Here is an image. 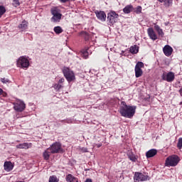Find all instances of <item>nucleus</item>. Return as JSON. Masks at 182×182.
<instances>
[{
  "mask_svg": "<svg viewBox=\"0 0 182 182\" xmlns=\"http://www.w3.org/2000/svg\"><path fill=\"white\" fill-rule=\"evenodd\" d=\"M13 5L14 6H15V8L19 6V5H21V4L19 3V0H14Z\"/></svg>",
  "mask_w": 182,
  "mask_h": 182,
  "instance_id": "72a5a7b5",
  "label": "nucleus"
},
{
  "mask_svg": "<svg viewBox=\"0 0 182 182\" xmlns=\"http://www.w3.org/2000/svg\"><path fill=\"white\" fill-rule=\"evenodd\" d=\"M19 29H21V31H25L28 28V22L26 21H23L19 26Z\"/></svg>",
  "mask_w": 182,
  "mask_h": 182,
  "instance_id": "5701e85b",
  "label": "nucleus"
},
{
  "mask_svg": "<svg viewBox=\"0 0 182 182\" xmlns=\"http://www.w3.org/2000/svg\"><path fill=\"white\" fill-rule=\"evenodd\" d=\"M1 82L2 83H9V80L8 78H1Z\"/></svg>",
  "mask_w": 182,
  "mask_h": 182,
  "instance_id": "f704fd0d",
  "label": "nucleus"
},
{
  "mask_svg": "<svg viewBox=\"0 0 182 182\" xmlns=\"http://www.w3.org/2000/svg\"><path fill=\"white\" fill-rule=\"evenodd\" d=\"M156 154H157V150L151 149L146 153V159H150L151 157H154V156H156Z\"/></svg>",
  "mask_w": 182,
  "mask_h": 182,
  "instance_id": "f3484780",
  "label": "nucleus"
},
{
  "mask_svg": "<svg viewBox=\"0 0 182 182\" xmlns=\"http://www.w3.org/2000/svg\"><path fill=\"white\" fill-rule=\"evenodd\" d=\"M174 73L169 72L168 73H164L161 75L162 80H166V82H173L174 80Z\"/></svg>",
  "mask_w": 182,
  "mask_h": 182,
  "instance_id": "9b49d317",
  "label": "nucleus"
},
{
  "mask_svg": "<svg viewBox=\"0 0 182 182\" xmlns=\"http://www.w3.org/2000/svg\"><path fill=\"white\" fill-rule=\"evenodd\" d=\"M50 152L53 154H55V153H63V149H62V145L59 142H55L52 144L50 147H49Z\"/></svg>",
  "mask_w": 182,
  "mask_h": 182,
  "instance_id": "6e6552de",
  "label": "nucleus"
},
{
  "mask_svg": "<svg viewBox=\"0 0 182 182\" xmlns=\"http://www.w3.org/2000/svg\"><path fill=\"white\" fill-rule=\"evenodd\" d=\"M95 14L97 19H99L100 21H102V22H105V21H106V14L105 13V11H96Z\"/></svg>",
  "mask_w": 182,
  "mask_h": 182,
  "instance_id": "ddd939ff",
  "label": "nucleus"
},
{
  "mask_svg": "<svg viewBox=\"0 0 182 182\" xmlns=\"http://www.w3.org/2000/svg\"><path fill=\"white\" fill-rule=\"evenodd\" d=\"M148 35L152 41H156L157 39V34H156V32H154V30L153 28H149L147 29Z\"/></svg>",
  "mask_w": 182,
  "mask_h": 182,
  "instance_id": "dca6fc26",
  "label": "nucleus"
},
{
  "mask_svg": "<svg viewBox=\"0 0 182 182\" xmlns=\"http://www.w3.org/2000/svg\"><path fill=\"white\" fill-rule=\"evenodd\" d=\"M70 1H75V0H70Z\"/></svg>",
  "mask_w": 182,
  "mask_h": 182,
  "instance_id": "c03bdc74",
  "label": "nucleus"
},
{
  "mask_svg": "<svg viewBox=\"0 0 182 182\" xmlns=\"http://www.w3.org/2000/svg\"><path fill=\"white\" fill-rule=\"evenodd\" d=\"M177 147L179 150H181L182 148V138H179L177 144Z\"/></svg>",
  "mask_w": 182,
  "mask_h": 182,
  "instance_id": "2f4dec72",
  "label": "nucleus"
},
{
  "mask_svg": "<svg viewBox=\"0 0 182 182\" xmlns=\"http://www.w3.org/2000/svg\"><path fill=\"white\" fill-rule=\"evenodd\" d=\"M70 0H60V2H63V4H65V2H69Z\"/></svg>",
  "mask_w": 182,
  "mask_h": 182,
  "instance_id": "4c0bfd02",
  "label": "nucleus"
},
{
  "mask_svg": "<svg viewBox=\"0 0 182 182\" xmlns=\"http://www.w3.org/2000/svg\"><path fill=\"white\" fill-rule=\"evenodd\" d=\"M80 151L81 153H87V148H85V147L80 148Z\"/></svg>",
  "mask_w": 182,
  "mask_h": 182,
  "instance_id": "c9c22d12",
  "label": "nucleus"
},
{
  "mask_svg": "<svg viewBox=\"0 0 182 182\" xmlns=\"http://www.w3.org/2000/svg\"><path fill=\"white\" fill-rule=\"evenodd\" d=\"M178 161H180V158L177 155H172L166 159L165 166L166 167H176L178 164Z\"/></svg>",
  "mask_w": 182,
  "mask_h": 182,
  "instance_id": "39448f33",
  "label": "nucleus"
},
{
  "mask_svg": "<svg viewBox=\"0 0 182 182\" xmlns=\"http://www.w3.org/2000/svg\"><path fill=\"white\" fill-rule=\"evenodd\" d=\"M154 29L156 31L159 36H161V38L164 36V32H163V29H161L159 25L155 24Z\"/></svg>",
  "mask_w": 182,
  "mask_h": 182,
  "instance_id": "412c9836",
  "label": "nucleus"
},
{
  "mask_svg": "<svg viewBox=\"0 0 182 182\" xmlns=\"http://www.w3.org/2000/svg\"><path fill=\"white\" fill-rule=\"evenodd\" d=\"M141 68H144V63L138 62L135 66V76L136 77H140L143 75V70Z\"/></svg>",
  "mask_w": 182,
  "mask_h": 182,
  "instance_id": "9d476101",
  "label": "nucleus"
},
{
  "mask_svg": "<svg viewBox=\"0 0 182 182\" xmlns=\"http://www.w3.org/2000/svg\"><path fill=\"white\" fill-rule=\"evenodd\" d=\"M51 15L53 16L50 18L53 23H58L62 20V13L58 7H53L50 10Z\"/></svg>",
  "mask_w": 182,
  "mask_h": 182,
  "instance_id": "7ed1b4c3",
  "label": "nucleus"
},
{
  "mask_svg": "<svg viewBox=\"0 0 182 182\" xmlns=\"http://www.w3.org/2000/svg\"><path fill=\"white\" fill-rule=\"evenodd\" d=\"M141 6H137L135 9L134 8V12H135V14H137L138 15L141 13Z\"/></svg>",
  "mask_w": 182,
  "mask_h": 182,
  "instance_id": "cd10ccee",
  "label": "nucleus"
},
{
  "mask_svg": "<svg viewBox=\"0 0 182 182\" xmlns=\"http://www.w3.org/2000/svg\"><path fill=\"white\" fill-rule=\"evenodd\" d=\"M48 182H59V178L56 176H51L49 178Z\"/></svg>",
  "mask_w": 182,
  "mask_h": 182,
  "instance_id": "c85d7f7f",
  "label": "nucleus"
},
{
  "mask_svg": "<svg viewBox=\"0 0 182 182\" xmlns=\"http://www.w3.org/2000/svg\"><path fill=\"white\" fill-rule=\"evenodd\" d=\"M133 11H134V7L132 4L127 5L123 9L124 14H130Z\"/></svg>",
  "mask_w": 182,
  "mask_h": 182,
  "instance_id": "a211bd4d",
  "label": "nucleus"
},
{
  "mask_svg": "<svg viewBox=\"0 0 182 182\" xmlns=\"http://www.w3.org/2000/svg\"><path fill=\"white\" fill-rule=\"evenodd\" d=\"M163 52L165 56H171L173 54V48L169 45H166L163 48Z\"/></svg>",
  "mask_w": 182,
  "mask_h": 182,
  "instance_id": "f8f14e48",
  "label": "nucleus"
},
{
  "mask_svg": "<svg viewBox=\"0 0 182 182\" xmlns=\"http://www.w3.org/2000/svg\"><path fill=\"white\" fill-rule=\"evenodd\" d=\"M14 109L16 112H23L25 109H26V105L25 102L21 100H16L15 102L13 103Z\"/></svg>",
  "mask_w": 182,
  "mask_h": 182,
  "instance_id": "423d86ee",
  "label": "nucleus"
},
{
  "mask_svg": "<svg viewBox=\"0 0 182 182\" xmlns=\"http://www.w3.org/2000/svg\"><path fill=\"white\" fill-rule=\"evenodd\" d=\"M4 93V90L2 88H0V96Z\"/></svg>",
  "mask_w": 182,
  "mask_h": 182,
  "instance_id": "58836bf2",
  "label": "nucleus"
},
{
  "mask_svg": "<svg viewBox=\"0 0 182 182\" xmlns=\"http://www.w3.org/2000/svg\"><path fill=\"white\" fill-rule=\"evenodd\" d=\"M119 112L123 117L132 119L134 116V113H136V106L127 105L125 102L122 101L121 102Z\"/></svg>",
  "mask_w": 182,
  "mask_h": 182,
  "instance_id": "f257e3e1",
  "label": "nucleus"
},
{
  "mask_svg": "<svg viewBox=\"0 0 182 182\" xmlns=\"http://www.w3.org/2000/svg\"><path fill=\"white\" fill-rule=\"evenodd\" d=\"M179 93H180L181 96H182V88H181V89L179 90Z\"/></svg>",
  "mask_w": 182,
  "mask_h": 182,
  "instance_id": "ea45409f",
  "label": "nucleus"
},
{
  "mask_svg": "<svg viewBox=\"0 0 182 182\" xmlns=\"http://www.w3.org/2000/svg\"><path fill=\"white\" fill-rule=\"evenodd\" d=\"M164 2L166 6H171L173 4V0H165Z\"/></svg>",
  "mask_w": 182,
  "mask_h": 182,
  "instance_id": "7c9ffc66",
  "label": "nucleus"
},
{
  "mask_svg": "<svg viewBox=\"0 0 182 182\" xmlns=\"http://www.w3.org/2000/svg\"><path fill=\"white\" fill-rule=\"evenodd\" d=\"M63 73L64 77H65L68 83H70V82H73L76 80L75 73L72 70H70L69 68L64 67L63 68Z\"/></svg>",
  "mask_w": 182,
  "mask_h": 182,
  "instance_id": "20e7f679",
  "label": "nucleus"
},
{
  "mask_svg": "<svg viewBox=\"0 0 182 182\" xmlns=\"http://www.w3.org/2000/svg\"><path fill=\"white\" fill-rule=\"evenodd\" d=\"M16 149L28 150V149H31V147H32V143L24 142L16 145Z\"/></svg>",
  "mask_w": 182,
  "mask_h": 182,
  "instance_id": "2eb2a0df",
  "label": "nucleus"
},
{
  "mask_svg": "<svg viewBox=\"0 0 182 182\" xmlns=\"http://www.w3.org/2000/svg\"><path fill=\"white\" fill-rule=\"evenodd\" d=\"M80 55H82V58H83L84 59H87L89 56V51H87V50H82L80 52Z\"/></svg>",
  "mask_w": 182,
  "mask_h": 182,
  "instance_id": "a878e982",
  "label": "nucleus"
},
{
  "mask_svg": "<svg viewBox=\"0 0 182 182\" xmlns=\"http://www.w3.org/2000/svg\"><path fill=\"white\" fill-rule=\"evenodd\" d=\"M128 158L129 159V160H131V161L136 162L137 161V158L136 157V155L133 154V152H129L128 154Z\"/></svg>",
  "mask_w": 182,
  "mask_h": 182,
  "instance_id": "393cba45",
  "label": "nucleus"
},
{
  "mask_svg": "<svg viewBox=\"0 0 182 182\" xmlns=\"http://www.w3.org/2000/svg\"><path fill=\"white\" fill-rule=\"evenodd\" d=\"M147 180H150V178L148 175H144V173L136 172L134 175V182L147 181Z\"/></svg>",
  "mask_w": 182,
  "mask_h": 182,
  "instance_id": "0eeeda50",
  "label": "nucleus"
},
{
  "mask_svg": "<svg viewBox=\"0 0 182 182\" xmlns=\"http://www.w3.org/2000/svg\"><path fill=\"white\" fill-rule=\"evenodd\" d=\"M129 52L132 53V55H136V53H139V46L134 45L130 47Z\"/></svg>",
  "mask_w": 182,
  "mask_h": 182,
  "instance_id": "4be33fe9",
  "label": "nucleus"
},
{
  "mask_svg": "<svg viewBox=\"0 0 182 182\" xmlns=\"http://www.w3.org/2000/svg\"><path fill=\"white\" fill-rule=\"evenodd\" d=\"M82 36L85 38V41H88L89 40V33H87V32H82Z\"/></svg>",
  "mask_w": 182,
  "mask_h": 182,
  "instance_id": "473e14b6",
  "label": "nucleus"
},
{
  "mask_svg": "<svg viewBox=\"0 0 182 182\" xmlns=\"http://www.w3.org/2000/svg\"><path fill=\"white\" fill-rule=\"evenodd\" d=\"M16 66L20 69L28 70L31 66V58L26 55L19 57L16 60Z\"/></svg>",
  "mask_w": 182,
  "mask_h": 182,
  "instance_id": "f03ea898",
  "label": "nucleus"
},
{
  "mask_svg": "<svg viewBox=\"0 0 182 182\" xmlns=\"http://www.w3.org/2000/svg\"><path fill=\"white\" fill-rule=\"evenodd\" d=\"M85 182H92V179H86Z\"/></svg>",
  "mask_w": 182,
  "mask_h": 182,
  "instance_id": "a19ab883",
  "label": "nucleus"
},
{
  "mask_svg": "<svg viewBox=\"0 0 182 182\" xmlns=\"http://www.w3.org/2000/svg\"><path fill=\"white\" fill-rule=\"evenodd\" d=\"M50 154H53L50 151V149L48 148L43 153V156L44 160H49V157H50Z\"/></svg>",
  "mask_w": 182,
  "mask_h": 182,
  "instance_id": "6ab92c4d",
  "label": "nucleus"
},
{
  "mask_svg": "<svg viewBox=\"0 0 182 182\" xmlns=\"http://www.w3.org/2000/svg\"><path fill=\"white\" fill-rule=\"evenodd\" d=\"M119 18V14H116L114 11H112L107 14V19L109 23H116L117 19Z\"/></svg>",
  "mask_w": 182,
  "mask_h": 182,
  "instance_id": "1a4fd4ad",
  "label": "nucleus"
},
{
  "mask_svg": "<svg viewBox=\"0 0 182 182\" xmlns=\"http://www.w3.org/2000/svg\"><path fill=\"white\" fill-rule=\"evenodd\" d=\"M14 164L11 161H5L4 164V168L5 171H7V173H9V171H12L14 170Z\"/></svg>",
  "mask_w": 182,
  "mask_h": 182,
  "instance_id": "4468645a",
  "label": "nucleus"
},
{
  "mask_svg": "<svg viewBox=\"0 0 182 182\" xmlns=\"http://www.w3.org/2000/svg\"><path fill=\"white\" fill-rule=\"evenodd\" d=\"M53 31L57 35H59L60 33H62V32H63V29H62V27L60 26L54 27Z\"/></svg>",
  "mask_w": 182,
  "mask_h": 182,
  "instance_id": "bb28decb",
  "label": "nucleus"
},
{
  "mask_svg": "<svg viewBox=\"0 0 182 182\" xmlns=\"http://www.w3.org/2000/svg\"><path fill=\"white\" fill-rule=\"evenodd\" d=\"M65 82V78L62 77L60 78L59 80H58V83L60 85H62V83H64Z\"/></svg>",
  "mask_w": 182,
  "mask_h": 182,
  "instance_id": "e433bc0d",
  "label": "nucleus"
},
{
  "mask_svg": "<svg viewBox=\"0 0 182 182\" xmlns=\"http://www.w3.org/2000/svg\"><path fill=\"white\" fill-rule=\"evenodd\" d=\"M53 87L55 89V90L56 92H59V90H60V89H63V85L62 84H59L58 82V83H55L53 85Z\"/></svg>",
  "mask_w": 182,
  "mask_h": 182,
  "instance_id": "b1692460",
  "label": "nucleus"
},
{
  "mask_svg": "<svg viewBox=\"0 0 182 182\" xmlns=\"http://www.w3.org/2000/svg\"><path fill=\"white\" fill-rule=\"evenodd\" d=\"M65 178L68 182H79V180L72 174L67 175Z\"/></svg>",
  "mask_w": 182,
  "mask_h": 182,
  "instance_id": "aec40b11",
  "label": "nucleus"
},
{
  "mask_svg": "<svg viewBox=\"0 0 182 182\" xmlns=\"http://www.w3.org/2000/svg\"><path fill=\"white\" fill-rule=\"evenodd\" d=\"M123 53H124V51H122V55H123Z\"/></svg>",
  "mask_w": 182,
  "mask_h": 182,
  "instance_id": "37998d69",
  "label": "nucleus"
},
{
  "mask_svg": "<svg viewBox=\"0 0 182 182\" xmlns=\"http://www.w3.org/2000/svg\"><path fill=\"white\" fill-rule=\"evenodd\" d=\"M158 1H159V2L163 3V2H164L165 0H158Z\"/></svg>",
  "mask_w": 182,
  "mask_h": 182,
  "instance_id": "79ce46f5",
  "label": "nucleus"
},
{
  "mask_svg": "<svg viewBox=\"0 0 182 182\" xmlns=\"http://www.w3.org/2000/svg\"><path fill=\"white\" fill-rule=\"evenodd\" d=\"M6 12V9H5V6H0V18L2 17V15Z\"/></svg>",
  "mask_w": 182,
  "mask_h": 182,
  "instance_id": "c756f323",
  "label": "nucleus"
}]
</instances>
